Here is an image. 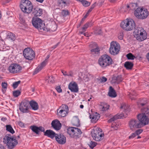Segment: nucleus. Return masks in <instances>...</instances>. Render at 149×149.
<instances>
[{"label":"nucleus","instance_id":"9d476101","mask_svg":"<svg viewBox=\"0 0 149 149\" xmlns=\"http://www.w3.org/2000/svg\"><path fill=\"white\" fill-rule=\"evenodd\" d=\"M101 129L97 127L92 132V136L95 141H99L102 139L104 135L101 132Z\"/></svg>","mask_w":149,"mask_h":149},{"label":"nucleus","instance_id":"79ce46f5","mask_svg":"<svg viewBox=\"0 0 149 149\" xmlns=\"http://www.w3.org/2000/svg\"><path fill=\"white\" fill-rule=\"evenodd\" d=\"M121 109H124L125 112H127V111L129 110L128 107L125 104H122L120 107Z\"/></svg>","mask_w":149,"mask_h":149},{"label":"nucleus","instance_id":"c756f323","mask_svg":"<svg viewBox=\"0 0 149 149\" xmlns=\"http://www.w3.org/2000/svg\"><path fill=\"white\" fill-rule=\"evenodd\" d=\"M143 33L145 34V35L143 34H141V36H140L139 37H138V40L141 41L145 40L147 38V34L146 31L144 30L143 31Z\"/></svg>","mask_w":149,"mask_h":149},{"label":"nucleus","instance_id":"f8f14e48","mask_svg":"<svg viewBox=\"0 0 149 149\" xmlns=\"http://www.w3.org/2000/svg\"><path fill=\"white\" fill-rule=\"evenodd\" d=\"M68 108L65 105H63L57 110V115L59 116L64 117L68 113Z\"/></svg>","mask_w":149,"mask_h":149},{"label":"nucleus","instance_id":"8fccbe9b","mask_svg":"<svg viewBox=\"0 0 149 149\" xmlns=\"http://www.w3.org/2000/svg\"><path fill=\"white\" fill-rule=\"evenodd\" d=\"M124 36L123 33L122 32H120L118 36V38L119 39L122 40L123 39Z\"/></svg>","mask_w":149,"mask_h":149},{"label":"nucleus","instance_id":"5701e85b","mask_svg":"<svg viewBox=\"0 0 149 149\" xmlns=\"http://www.w3.org/2000/svg\"><path fill=\"white\" fill-rule=\"evenodd\" d=\"M32 10V13L35 16H40L41 15L42 13V9L38 8H34Z\"/></svg>","mask_w":149,"mask_h":149},{"label":"nucleus","instance_id":"338daca9","mask_svg":"<svg viewBox=\"0 0 149 149\" xmlns=\"http://www.w3.org/2000/svg\"><path fill=\"white\" fill-rule=\"evenodd\" d=\"M111 127L112 128H114V130H117V127H116V126H114L113 125V124H112L111 125Z\"/></svg>","mask_w":149,"mask_h":149},{"label":"nucleus","instance_id":"37998d69","mask_svg":"<svg viewBox=\"0 0 149 149\" xmlns=\"http://www.w3.org/2000/svg\"><path fill=\"white\" fill-rule=\"evenodd\" d=\"M96 144L97 143L96 142L92 141H91L88 145L91 148L93 149L96 146Z\"/></svg>","mask_w":149,"mask_h":149},{"label":"nucleus","instance_id":"f3484780","mask_svg":"<svg viewBox=\"0 0 149 149\" xmlns=\"http://www.w3.org/2000/svg\"><path fill=\"white\" fill-rule=\"evenodd\" d=\"M68 88L72 92L77 93L78 91V85L75 82L70 83L68 85Z\"/></svg>","mask_w":149,"mask_h":149},{"label":"nucleus","instance_id":"4d7b16f0","mask_svg":"<svg viewBox=\"0 0 149 149\" xmlns=\"http://www.w3.org/2000/svg\"><path fill=\"white\" fill-rule=\"evenodd\" d=\"M116 115H117L118 117H120V118L124 116V114L122 113H120V114H117Z\"/></svg>","mask_w":149,"mask_h":149},{"label":"nucleus","instance_id":"cd10ccee","mask_svg":"<svg viewBox=\"0 0 149 149\" xmlns=\"http://www.w3.org/2000/svg\"><path fill=\"white\" fill-rule=\"evenodd\" d=\"M108 95L112 97H115L117 95L115 90L111 86L109 87V91L108 93Z\"/></svg>","mask_w":149,"mask_h":149},{"label":"nucleus","instance_id":"423d86ee","mask_svg":"<svg viewBox=\"0 0 149 149\" xmlns=\"http://www.w3.org/2000/svg\"><path fill=\"white\" fill-rule=\"evenodd\" d=\"M20 7L24 13H30L33 9V5L31 2L29 0H23L21 2Z\"/></svg>","mask_w":149,"mask_h":149},{"label":"nucleus","instance_id":"c03bdc74","mask_svg":"<svg viewBox=\"0 0 149 149\" xmlns=\"http://www.w3.org/2000/svg\"><path fill=\"white\" fill-rule=\"evenodd\" d=\"M21 93V92L19 90H16L13 92V95L15 97H17L19 96Z\"/></svg>","mask_w":149,"mask_h":149},{"label":"nucleus","instance_id":"5fc2aeb1","mask_svg":"<svg viewBox=\"0 0 149 149\" xmlns=\"http://www.w3.org/2000/svg\"><path fill=\"white\" fill-rule=\"evenodd\" d=\"M18 125L20 127H22L24 126V124L21 121H19L17 122Z\"/></svg>","mask_w":149,"mask_h":149},{"label":"nucleus","instance_id":"f257e3e1","mask_svg":"<svg viewBox=\"0 0 149 149\" xmlns=\"http://www.w3.org/2000/svg\"><path fill=\"white\" fill-rule=\"evenodd\" d=\"M140 104L143 107L141 109L142 113L137 115L138 119H132L129 122V127L132 131L136 128H141L148 124L149 123V119L148 117L149 113L148 103L145 101L141 103Z\"/></svg>","mask_w":149,"mask_h":149},{"label":"nucleus","instance_id":"c9c22d12","mask_svg":"<svg viewBox=\"0 0 149 149\" xmlns=\"http://www.w3.org/2000/svg\"><path fill=\"white\" fill-rule=\"evenodd\" d=\"M61 15L63 17H66L69 15V12L68 10H62L61 12Z\"/></svg>","mask_w":149,"mask_h":149},{"label":"nucleus","instance_id":"864d4df0","mask_svg":"<svg viewBox=\"0 0 149 149\" xmlns=\"http://www.w3.org/2000/svg\"><path fill=\"white\" fill-rule=\"evenodd\" d=\"M136 136L135 132L132 133L130 136H129V139H131L135 137Z\"/></svg>","mask_w":149,"mask_h":149},{"label":"nucleus","instance_id":"bb28decb","mask_svg":"<svg viewBox=\"0 0 149 149\" xmlns=\"http://www.w3.org/2000/svg\"><path fill=\"white\" fill-rule=\"evenodd\" d=\"M90 117L92 121L96 123L100 117L99 115L96 113L95 114L90 115Z\"/></svg>","mask_w":149,"mask_h":149},{"label":"nucleus","instance_id":"052dcab7","mask_svg":"<svg viewBox=\"0 0 149 149\" xmlns=\"http://www.w3.org/2000/svg\"><path fill=\"white\" fill-rule=\"evenodd\" d=\"M62 72L63 74V75L65 76H67V73L66 71H65L64 70H62Z\"/></svg>","mask_w":149,"mask_h":149},{"label":"nucleus","instance_id":"2f4dec72","mask_svg":"<svg viewBox=\"0 0 149 149\" xmlns=\"http://www.w3.org/2000/svg\"><path fill=\"white\" fill-rule=\"evenodd\" d=\"M100 49L99 48L93 49L91 50V51L92 54H95V56H98L100 54Z\"/></svg>","mask_w":149,"mask_h":149},{"label":"nucleus","instance_id":"de8ad7c7","mask_svg":"<svg viewBox=\"0 0 149 149\" xmlns=\"http://www.w3.org/2000/svg\"><path fill=\"white\" fill-rule=\"evenodd\" d=\"M90 47L93 49H95L96 48H98L97 45L95 43H93L89 45Z\"/></svg>","mask_w":149,"mask_h":149},{"label":"nucleus","instance_id":"4be33fe9","mask_svg":"<svg viewBox=\"0 0 149 149\" xmlns=\"http://www.w3.org/2000/svg\"><path fill=\"white\" fill-rule=\"evenodd\" d=\"M44 133V135L52 139L55 137L56 134L52 130H47L45 132H43Z\"/></svg>","mask_w":149,"mask_h":149},{"label":"nucleus","instance_id":"a211bd4d","mask_svg":"<svg viewBox=\"0 0 149 149\" xmlns=\"http://www.w3.org/2000/svg\"><path fill=\"white\" fill-rule=\"evenodd\" d=\"M144 30L143 29L140 27L137 28L135 29L133 33L134 35L137 40L138 39V37H139L140 36H141V34H143V32ZM144 34L145 35L144 33Z\"/></svg>","mask_w":149,"mask_h":149},{"label":"nucleus","instance_id":"20e7f679","mask_svg":"<svg viewBox=\"0 0 149 149\" xmlns=\"http://www.w3.org/2000/svg\"><path fill=\"white\" fill-rule=\"evenodd\" d=\"M134 14L137 18L143 19L147 17L149 13L146 8L143 7H140L134 10Z\"/></svg>","mask_w":149,"mask_h":149},{"label":"nucleus","instance_id":"6e6552de","mask_svg":"<svg viewBox=\"0 0 149 149\" xmlns=\"http://www.w3.org/2000/svg\"><path fill=\"white\" fill-rule=\"evenodd\" d=\"M32 23L33 25L36 28L41 30L48 31L50 30V29H47V28L44 27V24L43 25L42 20L40 18L36 17H33L32 19Z\"/></svg>","mask_w":149,"mask_h":149},{"label":"nucleus","instance_id":"aec40b11","mask_svg":"<svg viewBox=\"0 0 149 149\" xmlns=\"http://www.w3.org/2000/svg\"><path fill=\"white\" fill-rule=\"evenodd\" d=\"M47 62V59H45L43 62H42L41 64L38 66L35 69L34 72L33 74H37L39 71H40L46 65Z\"/></svg>","mask_w":149,"mask_h":149},{"label":"nucleus","instance_id":"2eb2a0df","mask_svg":"<svg viewBox=\"0 0 149 149\" xmlns=\"http://www.w3.org/2000/svg\"><path fill=\"white\" fill-rule=\"evenodd\" d=\"M55 138L57 142L60 144H63L66 142V137L62 134H56Z\"/></svg>","mask_w":149,"mask_h":149},{"label":"nucleus","instance_id":"4c0bfd02","mask_svg":"<svg viewBox=\"0 0 149 149\" xmlns=\"http://www.w3.org/2000/svg\"><path fill=\"white\" fill-rule=\"evenodd\" d=\"M120 117H118L117 115H115L113 117L111 118L109 120H108V122L109 123H111L117 119H120Z\"/></svg>","mask_w":149,"mask_h":149},{"label":"nucleus","instance_id":"7c9ffc66","mask_svg":"<svg viewBox=\"0 0 149 149\" xmlns=\"http://www.w3.org/2000/svg\"><path fill=\"white\" fill-rule=\"evenodd\" d=\"M113 80L114 81L115 83L118 84L122 80V76L121 75L118 76L117 77H114L113 78Z\"/></svg>","mask_w":149,"mask_h":149},{"label":"nucleus","instance_id":"13d9d810","mask_svg":"<svg viewBox=\"0 0 149 149\" xmlns=\"http://www.w3.org/2000/svg\"><path fill=\"white\" fill-rule=\"evenodd\" d=\"M104 2V1L102 0L101 1L99 2L97 4L99 5V6H102V4H103Z\"/></svg>","mask_w":149,"mask_h":149},{"label":"nucleus","instance_id":"3c124183","mask_svg":"<svg viewBox=\"0 0 149 149\" xmlns=\"http://www.w3.org/2000/svg\"><path fill=\"white\" fill-rule=\"evenodd\" d=\"M143 131L142 129H138L135 132L136 136L140 134Z\"/></svg>","mask_w":149,"mask_h":149},{"label":"nucleus","instance_id":"4468645a","mask_svg":"<svg viewBox=\"0 0 149 149\" xmlns=\"http://www.w3.org/2000/svg\"><path fill=\"white\" fill-rule=\"evenodd\" d=\"M29 103V101L24 100L20 103L19 110L23 113H27L28 112Z\"/></svg>","mask_w":149,"mask_h":149},{"label":"nucleus","instance_id":"69168bd1","mask_svg":"<svg viewBox=\"0 0 149 149\" xmlns=\"http://www.w3.org/2000/svg\"><path fill=\"white\" fill-rule=\"evenodd\" d=\"M7 120V119L6 118L3 117L1 119V120L3 121H5Z\"/></svg>","mask_w":149,"mask_h":149},{"label":"nucleus","instance_id":"dca6fc26","mask_svg":"<svg viewBox=\"0 0 149 149\" xmlns=\"http://www.w3.org/2000/svg\"><path fill=\"white\" fill-rule=\"evenodd\" d=\"M30 128L37 134H39L40 131L44 132L45 130V128L42 126L38 127L35 125H32L30 127Z\"/></svg>","mask_w":149,"mask_h":149},{"label":"nucleus","instance_id":"603ef678","mask_svg":"<svg viewBox=\"0 0 149 149\" xmlns=\"http://www.w3.org/2000/svg\"><path fill=\"white\" fill-rule=\"evenodd\" d=\"M56 89L58 93H60L62 91V89L60 86H57Z\"/></svg>","mask_w":149,"mask_h":149},{"label":"nucleus","instance_id":"393cba45","mask_svg":"<svg viewBox=\"0 0 149 149\" xmlns=\"http://www.w3.org/2000/svg\"><path fill=\"white\" fill-rule=\"evenodd\" d=\"M71 123L73 125L78 127L80 126V120L78 117H74L71 121Z\"/></svg>","mask_w":149,"mask_h":149},{"label":"nucleus","instance_id":"39448f33","mask_svg":"<svg viewBox=\"0 0 149 149\" xmlns=\"http://www.w3.org/2000/svg\"><path fill=\"white\" fill-rule=\"evenodd\" d=\"M134 22L132 19H127L122 22L120 26L123 29L126 31H130L133 30L135 27Z\"/></svg>","mask_w":149,"mask_h":149},{"label":"nucleus","instance_id":"49530a36","mask_svg":"<svg viewBox=\"0 0 149 149\" xmlns=\"http://www.w3.org/2000/svg\"><path fill=\"white\" fill-rule=\"evenodd\" d=\"M89 23H87L84 25V27L82 28V29L84 32L86 31V29L89 26Z\"/></svg>","mask_w":149,"mask_h":149},{"label":"nucleus","instance_id":"e2e57ef3","mask_svg":"<svg viewBox=\"0 0 149 149\" xmlns=\"http://www.w3.org/2000/svg\"><path fill=\"white\" fill-rule=\"evenodd\" d=\"M90 12H88H88L86 14V15L84 17V19H85L87 17V16H88V14Z\"/></svg>","mask_w":149,"mask_h":149},{"label":"nucleus","instance_id":"0eeeda50","mask_svg":"<svg viewBox=\"0 0 149 149\" xmlns=\"http://www.w3.org/2000/svg\"><path fill=\"white\" fill-rule=\"evenodd\" d=\"M67 132L71 137L76 139L79 138L82 133L80 129L74 127L68 128Z\"/></svg>","mask_w":149,"mask_h":149},{"label":"nucleus","instance_id":"b1692460","mask_svg":"<svg viewBox=\"0 0 149 149\" xmlns=\"http://www.w3.org/2000/svg\"><path fill=\"white\" fill-rule=\"evenodd\" d=\"M93 76L89 73L85 74H82L80 77L81 79L84 80L85 82H87L90 79L93 78Z\"/></svg>","mask_w":149,"mask_h":149},{"label":"nucleus","instance_id":"58836bf2","mask_svg":"<svg viewBox=\"0 0 149 149\" xmlns=\"http://www.w3.org/2000/svg\"><path fill=\"white\" fill-rule=\"evenodd\" d=\"M109 105L107 104H104L102 107L101 111L102 112V113L106 111L107 110L109 109Z\"/></svg>","mask_w":149,"mask_h":149},{"label":"nucleus","instance_id":"a878e982","mask_svg":"<svg viewBox=\"0 0 149 149\" xmlns=\"http://www.w3.org/2000/svg\"><path fill=\"white\" fill-rule=\"evenodd\" d=\"M29 103L33 110H36L38 109V103L32 100L29 102Z\"/></svg>","mask_w":149,"mask_h":149},{"label":"nucleus","instance_id":"ea45409f","mask_svg":"<svg viewBox=\"0 0 149 149\" xmlns=\"http://www.w3.org/2000/svg\"><path fill=\"white\" fill-rule=\"evenodd\" d=\"M48 79L49 80L48 82L49 83L53 84L55 80V78L52 76H48Z\"/></svg>","mask_w":149,"mask_h":149},{"label":"nucleus","instance_id":"f03ea898","mask_svg":"<svg viewBox=\"0 0 149 149\" xmlns=\"http://www.w3.org/2000/svg\"><path fill=\"white\" fill-rule=\"evenodd\" d=\"M3 142L6 144L9 149H13L18 143L15 137L12 136L11 135H7L3 138Z\"/></svg>","mask_w":149,"mask_h":149},{"label":"nucleus","instance_id":"09e8293b","mask_svg":"<svg viewBox=\"0 0 149 149\" xmlns=\"http://www.w3.org/2000/svg\"><path fill=\"white\" fill-rule=\"evenodd\" d=\"M96 2H95L91 6L90 8L88 10V12H90L96 6Z\"/></svg>","mask_w":149,"mask_h":149},{"label":"nucleus","instance_id":"412c9836","mask_svg":"<svg viewBox=\"0 0 149 149\" xmlns=\"http://www.w3.org/2000/svg\"><path fill=\"white\" fill-rule=\"evenodd\" d=\"M69 0H58V4L59 7L62 8L68 6L70 3Z\"/></svg>","mask_w":149,"mask_h":149},{"label":"nucleus","instance_id":"a19ab883","mask_svg":"<svg viewBox=\"0 0 149 149\" xmlns=\"http://www.w3.org/2000/svg\"><path fill=\"white\" fill-rule=\"evenodd\" d=\"M94 33L96 35L101 34L102 33V30L100 28H97L95 31Z\"/></svg>","mask_w":149,"mask_h":149},{"label":"nucleus","instance_id":"a18cd8bd","mask_svg":"<svg viewBox=\"0 0 149 149\" xmlns=\"http://www.w3.org/2000/svg\"><path fill=\"white\" fill-rule=\"evenodd\" d=\"M21 82L20 81H17L15 82H14L12 85V86L13 87V88L15 89L17 87L18 85Z\"/></svg>","mask_w":149,"mask_h":149},{"label":"nucleus","instance_id":"bf43d9fd","mask_svg":"<svg viewBox=\"0 0 149 149\" xmlns=\"http://www.w3.org/2000/svg\"><path fill=\"white\" fill-rule=\"evenodd\" d=\"M59 42H58V43H57L56 45H54V46H53L52 47V48L54 49L56 48L58 46V45L59 44Z\"/></svg>","mask_w":149,"mask_h":149},{"label":"nucleus","instance_id":"473e14b6","mask_svg":"<svg viewBox=\"0 0 149 149\" xmlns=\"http://www.w3.org/2000/svg\"><path fill=\"white\" fill-rule=\"evenodd\" d=\"M6 130L8 132L13 134L15 133V131L13 128L10 125H6Z\"/></svg>","mask_w":149,"mask_h":149},{"label":"nucleus","instance_id":"680f3d73","mask_svg":"<svg viewBox=\"0 0 149 149\" xmlns=\"http://www.w3.org/2000/svg\"><path fill=\"white\" fill-rule=\"evenodd\" d=\"M72 75H73L71 71L69 72L67 74V76H72Z\"/></svg>","mask_w":149,"mask_h":149},{"label":"nucleus","instance_id":"0e129e2a","mask_svg":"<svg viewBox=\"0 0 149 149\" xmlns=\"http://www.w3.org/2000/svg\"><path fill=\"white\" fill-rule=\"evenodd\" d=\"M109 1L110 2L113 3H116L117 1L116 0H109Z\"/></svg>","mask_w":149,"mask_h":149},{"label":"nucleus","instance_id":"72a5a7b5","mask_svg":"<svg viewBox=\"0 0 149 149\" xmlns=\"http://www.w3.org/2000/svg\"><path fill=\"white\" fill-rule=\"evenodd\" d=\"M7 38L13 40H15V35L11 32L8 33L7 35Z\"/></svg>","mask_w":149,"mask_h":149},{"label":"nucleus","instance_id":"1a4fd4ad","mask_svg":"<svg viewBox=\"0 0 149 149\" xmlns=\"http://www.w3.org/2000/svg\"><path fill=\"white\" fill-rule=\"evenodd\" d=\"M120 49V47L119 43L116 41L112 42L109 49V52L113 55L117 54Z\"/></svg>","mask_w":149,"mask_h":149},{"label":"nucleus","instance_id":"e433bc0d","mask_svg":"<svg viewBox=\"0 0 149 149\" xmlns=\"http://www.w3.org/2000/svg\"><path fill=\"white\" fill-rule=\"evenodd\" d=\"M126 57L127 59L129 60H133L136 58V57L131 53H130L127 54Z\"/></svg>","mask_w":149,"mask_h":149},{"label":"nucleus","instance_id":"f704fd0d","mask_svg":"<svg viewBox=\"0 0 149 149\" xmlns=\"http://www.w3.org/2000/svg\"><path fill=\"white\" fill-rule=\"evenodd\" d=\"M1 86L2 88V91L3 93H5L7 88L8 84L6 82H3L1 84Z\"/></svg>","mask_w":149,"mask_h":149},{"label":"nucleus","instance_id":"774afa93","mask_svg":"<svg viewBox=\"0 0 149 149\" xmlns=\"http://www.w3.org/2000/svg\"><path fill=\"white\" fill-rule=\"evenodd\" d=\"M146 57L147 59L149 61V52L147 54V55H146Z\"/></svg>","mask_w":149,"mask_h":149},{"label":"nucleus","instance_id":"6e6d98bb","mask_svg":"<svg viewBox=\"0 0 149 149\" xmlns=\"http://www.w3.org/2000/svg\"><path fill=\"white\" fill-rule=\"evenodd\" d=\"M101 81L102 82H104L107 81V79L104 77H102L101 79Z\"/></svg>","mask_w":149,"mask_h":149},{"label":"nucleus","instance_id":"ddd939ff","mask_svg":"<svg viewBox=\"0 0 149 149\" xmlns=\"http://www.w3.org/2000/svg\"><path fill=\"white\" fill-rule=\"evenodd\" d=\"M22 69V67L16 63L11 64L8 68L9 72L13 74L19 72Z\"/></svg>","mask_w":149,"mask_h":149},{"label":"nucleus","instance_id":"6ab92c4d","mask_svg":"<svg viewBox=\"0 0 149 149\" xmlns=\"http://www.w3.org/2000/svg\"><path fill=\"white\" fill-rule=\"evenodd\" d=\"M52 127L56 130H60L61 127V125L60 121L57 120H53L52 122Z\"/></svg>","mask_w":149,"mask_h":149},{"label":"nucleus","instance_id":"9b49d317","mask_svg":"<svg viewBox=\"0 0 149 149\" xmlns=\"http://www.w3.org/2000/svg\"><path fill=\"white\" fill-rule=\"evenodd\" d=\"M24 57L27 59L32 60L35 57V53L31 49L26 48L25 49L23 52Z\"/></svg>","mask_w":149,"mask_h":149},{"label":"nucleus","instance_id":"7ed1b4c3","mask_svg":"<svg viewBox=\"0 0 149 149\" xmlns=\"http://www.w3.org/2000/svg\"><path fill=\"white\" fill-rule=\"evenodd\" d=\"M98 64L102 68H105L111 65L113 61L109 56L104 54L102 56L98 59Z\"/></svg>","mask_w":149,"mask_h":149},{"label":"nucleus","instance_id":"c85d7f7f","mask_svg":"<svg viewBox=\"0 0 149 149\" xmlns=\"http://www.w3.org/2000/svg\"><path fill=\"white\" fill-rule=\"evenodd\" d=\"M124 66L127 70H131L133 66V64L131 62L126 61L125 63Z\"/></svg>","mask_w":149,"mask_h":149}]
</instances>
